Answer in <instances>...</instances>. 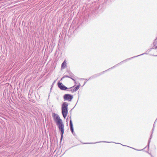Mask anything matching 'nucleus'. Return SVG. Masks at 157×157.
<instances>
[{
    "label": "nucleus",
    "instance_id": "obj_4",
    "mask_svg": "<svg viewBox=\"0 0 157 157\" xmlns=\"http://www.w3.org/2000/svg\"><path fill=\"white\" fill-rule=\"evenodd\" d=\"M57 85L58 87L62 90H65L69 88L64 85L62 83L60 82H58Z\"/></svg>",
    "mask_w": 157,
    "mask_h": 157
},
{
    "label": "nucleus",
    "instance_id": "obj_5",
    "mask_svg": "<svg viewBox=\"0 0 157 157\" xmlns=\"http://www.w3.org/2000/svg\"><path fill=\"white\" fill-rule=\"evenodd\" d=\"M79 88V86H78L75 87L74 89L72 90V87H71L70 88H71V90L72 92H74L77 90Z\"/></svg>",
    "mask_w": 157,
    "mask_h": 157
},
{
    "label": "nucleus",
    "instance_id": "obj_6",
    "mask_svg": "<svg viewBox=\"0 0 157 157\" xmlns=\"http://www.w3.org/2000/svg\"><path fill=\"white\" fill-rule=\"evenodd\" d=\"M64 100H69V94H66L63 96Z\"/></svg>",
    "mask_w": 157,
    "mask_h": 157
},
{
    "label": "nucleus",
    "instance_id": "obj_7",
    "mask_svg": "<svg viewBox=\"0 0 157 157\" xmlns=\"http://www.w3.org/2000/svg\"><path fill=\"white\" fill-rule=\"evenodd\" d=\"M70 127L71 131L73 133H74V130L73 127V124L71 120L70 121Z\"/></svg>",
    "mask_w": 157,
    "mask_h": 157
},
{
    "label": "nucleus",
    "instance_id": "obj_1",
    "mask_svg": "<svg viewBox=\"0 0 157 157\" xmlns=\"http://www.w3.org/2000/svg\"><path fill=\"white\" fill-rule=\"evenodd\" d=\"M102 5L100 4L98 5V6L96 7L95 10L92 11L91 13H86L83 17H80L78 21V27H75L73 24H72L69 28V31L71 29H72L74 30L73 31V33L74 31H75L76 28L80 27V26L83 25H84L86 24L88 21V19L89 18L90 16V17L91 16H92V17H94L96 16V15L98 13V9H99L100 8H101L100 9H101L102 8Z\"/></svg>",
    "mask_w": 157,
    "mask_h": 157
},
{
    "label": "nucleus",
    "instance_id": "obj_2",
    "mask_svg": "<svg viewBox=\"0 0 157 157\" xmlns=\"http://www.w3.org/2000/svg\"><path fill=\"white\" fill-rule=\"evenodd\" d=\"M53 116V119L56 125L58 126L59 130L61 132V140H62L64 132V126L62 120L60 118L59 116L55 113Z\"/></svg>",
    "mask_w": 157,
    "mask_h": 157
},
{
    "label": "nucleus",
    "instance_id": "obj_11",
    "mask_svg": "<svg viewBox=\"0 0 157 157\" xmlns=\"http://www.w3.org/2000/svg\"><path fill=\"white\" fill-rule=\"evenodd\" d=\"M71 78L73 80L75 84V78H74L75 79H73L72 78Z\"/></svg>",
    "mask_w": 157,
    "mask_h": 157
},
{
    "label": "nucleus",
    "instance_id": "obj_16",
    "mask_svg": "<svg viewBox=\"0 0 157 157\" xmlns=\"http://www.w3.org/2000/svg\"><path fill=\"white\" fill-rule=\"evenodd\" d=\"M67 124H68V122H67Z\"/></svg>",
    "mask_w": 157,
    "mask_h": 157
},
{
    "label": "nucleus",
    "instance_id": "obj_12",
    "mask_svg": "<svg viewBox=\"0 0 157 157\" xmlns=\"http://www.w3.org/2000/svg\"><path fill=\"white\" fill-rule=\"evenodd\" d=\"M54 82H53V83H52V84L51 85V89H52V87H53V84H54Z\"/></svg>",
    "mask_w": 157,
    "mask_h": 157
},
{
    "label": "nucleus",
    "instance_id": "obj_8",
    "mask_svg": "<svg viewBox=\"0 0 157 157\" xmlns=\"http://www.w3.org/2000/svg\"><path fill=\"white\" fill-rule=\"evenodd\" d=\"M66 66V62L64 61L62 63L61 65V68L63 69H64L65 68Z\"/></svg>",
    "mask_w": 157,
    "mask_h": 157
},
{
    "label": "nucleus",
    "instance_id": "obj_13",
    "mask_svg": "<svg viewBox=\"0 0 157 157\" xmlns=\"http://www.w3.org/2000/svg\"><path fill=\"white\" fill-rule=\"evenodd\" d=\"M68 116L67 117V119H66V121L67 122V121L68 120Z\"/></svg>",
    "mask_w": 157,
    "mask_h": 157
},
{
    "label": "nucleus",
    "instance_id": "obj_3",
    "mask_svg": "<svg viewBox=\"0 0 157 157\" xmlns=\"http://www.w3.org/2000/svg\"><path fill=\"white\" fill-rule=\"evenodd\" d=\"M68 103L66 102H63L62 105V113L64 119L67 117L68 113Z\"/></svg>",
    "mask_w": 157,
    "mask_h": 157
},
{
    "label": "nucleus",
    "instance_id": "obj_14",
    "mask_svg": "<svg viewBox=\"0 0 157 157\" xmlns=\"http://www.w3.org/2000/svg\"><path fill=\"white\" fill-rule=\"evenodd\" d=\"M155 49H157V46H156V47H155Z\"/></svg>",
    "mask_w": 157,
    "mask_h": 157
},
{
    "label": "nucleus",
    "instance_id": "obj_9",
    "mask_svg": "<svg viewBox=\"0 0 157 157\" xmlns=\"http://www.w3.org/2000/svg\"><path fill=\"white\" fill-rule=\"evenodd\" d=\"M65 77H68V78H69V75H64V76L62 78V79L64 78H65Z\"/></svg>",
    "mask_w": 157,
    "mask_h": 157
},
{
    "label": "nucleus",
    "instance_id": "obj_10",
    "mask_svg": "<svg viewBox=\"0 0 157 157\" xmlns=\"http://www.w3.org/2000/svg\"><path fill=\"white\" fill-rule=\"evenodd\" d=\"M72 98L73 97L72 96L69 95V99H70L71 100Z\"/></svg>",
    "mask_w": 157,
    "mask_h": 157
},
{
    "label": "nucleus",
    "instance_id": "obj_15",
    "mask_svg": "<svg viewBox=\"0 0 157 157\" xmlns=\"http://www.w3.org/2000/svg\"><path fill=\"white\" fill-rule=\"evenodd\" d=\"M110 1L111 2H112V0H110Z\"/></svg>",
    "mask_w": 157,
    "mask_h": 157
}]
</instances>
